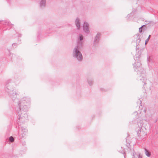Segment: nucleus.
Here are the masks:
<instances>
[{"label":"nucleus","instance_id":"2","mask_svg":"<svg viewBox=\"0 0 158 158\" xmlns=\"http://www.w3.org/2000/svg\"><path fill=\"white\" fill-rule=\"evenodd\" d=\"M145 154V155L148 157H149L151 154V153L147 150H146Z\"/></svg>","mask_w":158,"mask_h":158},{"label":"nucleus","instance_id":"10","mask_svg":"<svg viewBox=\"0 0 158 158\" xmlns=\"http://www.w3.org/2000/svg\"><path fill=\"white\" fill-rule=\"evenodd\" d=\"M150 35H149V37H148V39H149H149H150Z\"/></svg>","mask_w":158,"mask_h":158},{"label":"nucleus","instance_id":"3","mask_svg":"<svg viewBox=\"0 0 158 158\" xmlns=\"http://www.w3.org/2000/svg\"><path fill=\"white\" fill-rule=\"evenodd\" d=\"M88 27V24L86 23H85L84 26V29L86 31L87 30V28Z\"/></svg>","mask_w":158,"mask_h":158},{"label":"nucleus","instance_id":"9","mask_svg":"<svg viewBox=\"0 0 158 158\" xmlns=\"http://www.w3.org/2000/svg\"><path fill=\"white\" fill-rule=\"evenodd\" d=\"M149 40V39H147V40H146V42H145V44H146L148 42V41Z\"/></svg>","mask_w":158,"mask_h":158},{"label":"nucleus","instance_id":"8","mask_svg":"<svg viewBox=\"0 0 158 158\" xmlns=\"http://www.w3.org/2000/svg\"><path fill=\"white\" fill-rule=\"evenodd\" d=\"M80 40H81L83 39V37L82 36H81L80 37Z\"/></svg>","mask_w":158,"mask_h":158},{"label":"nucleus","instance_id":"6","mask_svg":"<svg viewBox=\"0 0 158 158\" xmlns=\"http://www.w3.org/2000/svg\"><path fill=\"white\" fill-rule=\"evenodd\" d=\"M142 155L140 154H139L138 156V158H142Z\"/></svg>","mask_w":158,"mask_h":158},{"label":"nucleus","instance_id":"4","mask_svg":"<svg viewBox=\"0 0 158 158\" xmlns=\"http://www.w3.org/2000/svg\"><path fill=\"white\" fill-rule=\"evenodd\" d=\"M76 24L77 26L78 27V28H79L80 27V25L79 23V20H77L76 21Z\"/></svg>","mask_w":158,"mask_h":158},{"label":"nucleus","instance_id":"5","mask_svg":"<svg viewBox=\"0 0 158 158\" xmlns=\"http://www.w3.org/2000/svg\"><path fill=\"white\" fill-rule=\"evenodd\" d=\"M14 138L12 136H10L9 138V140L11 142H13L14 141Z\"/></svg>","mask_w":158,"mask_h":158},{"label":"nucleus","instance_id":"1","mask_svg":"<svg viewBox=\"0 0 158 158\" xmlns=\"http://www.w3.org/2000/svg\"><path fill=\"white\" fill-rule=\"evenodd\" d=\"M75 52L77 55V57L79 60H81L82 58L81 54L77 49L75 50Z\"/></svg>","mask_w":158,"mask_h":158},{"label":"nucleus","instance_id":"7","mask_svg":"<svg viewBox=\"0 0 158 158\" xmlns=\"http://www.w3.org/2000/svg\"><path fill=\"white\" fill-rule=\"evenodd\" d=\"M139 31L140 32H141L142 31V27H141L139 28Z\"/></svg>","mask_w":158,"mask_h":158}]
</instances>
